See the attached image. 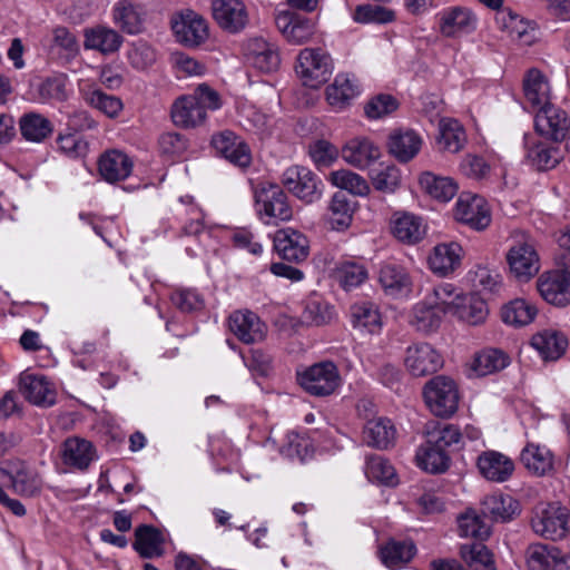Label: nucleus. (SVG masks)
Masks as SVG:
<instances>
[{
	"instance_id": "obj_1",
	"label": "nucleus",
	"mask_w": 570,
	"mask_h": 570,
	"mask_svg": "<svg viewBox=\"0 0 570 570\" xmlns=\"http://www.w3.org/2000/svg\"><path fill=\"white\" fill-rule=\"evenodd\" d=\"M255 213L259 220L267 226L293 218V207L281 186L272 183H261L254 189Z\"/></svg>"
},
{
	"instance_id": "obj_2",
	"label": "nucleus",
	"mask_w": 570,
	"mask_h": 570,
	"mask_svg": "<svg viewBox=\"0 0 570 570\" xmlns=\"http://www.w3.org/2000/svg\"><path fill=\"white\" fill-rule=\"evenodd\" d=\"M510 246L505 258L510 273L520 282H528L540 269V258L532 236L514 230L510 236Z\"/></svg>"
},
{
	"instance_id": "obj_3",
	"label": "nucleus",
	"mask_w": 570,
	"mask_h": 570,
	"mask_svg": "<svg viewBox=\"0 0 570 570\" xmlns=\"http://www.w3.org/2000/svg\"><path fill=\"white\" fill-rule=\"evenodd\" d=\"M333 70V59L322 48H304L297 56L295 71L306 87L320 88L331 78Z\"/></svg>"
},
{
	"instance_id": "obj_4",
	"label": "nucleus",
	"mask_w": 570,
	"mask_h": 570,
	"mask_svg": "<svg viewBox=\"0 0 570 570\" xmlns=\"http://www.w3.org/2000/svg\"><path fill=\"white\" fill-rule=\"evenodd\" d=\"M438 32L446 39H461L473 33L479 23L476 13L466 6H448L435 13Z\"/></svg>"
},
{
	"instance_id": "obj_5",
	"label": "nucleus",
	"mask_w": 570,
	"mask_h": 570,
	"mask_svg": "<svg viewBox=\"0 0 570 570\" xmlns=\"http://www.w3.org/2000/svg\"><path fill=\"white\" fill-rule=\"evenodd\" d=\"M569 511L559 503H539L533 510L531 528L537 535L552 541L568 532Z\"/></svg>"
},
{
	"instance_id": "obj_6",
	"label": "nucleus",
	"mask_w": 570,
	"mask_h": 570,
	"mask_svg": "<svg viewBox=\"0 0 570 570\" xmlns=\"http://www.w3.org/2000/svg\"><path fill=\"white\" fill-rule=\"evenodd\" d=\"M299 385L311 395L328 396L341 385L337 366L331 361L315 363L297 373Z\"/></svg>"
},
{
	"instance_id": "obj_7",
	"label": "nucleus",
	"mask_w": 570,
	"mask_h": 570,
	"mask_svg": "<svg viewBox=\"0 0 570 570\" xmlns=\"http://www.w3.org/2000/svg\"><path fill=\"white\" fill-rule=\"evenodd\" d=\"M424 397L436 416L448 417L458 410L459 391L450 377L439 375L429 381L424 387Z\"/></svg>"
},
{
	"instance_id": "obj_8",
	"label": "nucleus",
	"mask_w": 570,
	"mask_h": 570,
	"mask_svg": "<svg viewBox=\"0 0 570 570\" xmlns=\"http://www.w3.org/2000/svg\"><path fill=\"white\" fill-rule=\"evenodd\" d=\"M170 26L176 41L185 47H198L209 36L206 20L193 10L175 13L170 19Z\"/></svg>"
},
{
	"instance_id": "obj_9",
	"label": "nucleus",
	"mask_w": 570,
	"mask_h": 570,
	"mask_svg": "<svg viewBox=\"0 0 570 570\" xmlns=\"http://www.w3.org/2000/svg\"><path fill=\"white\" fill-rule=\"evenodd\" d=\"M284 187L295 197L306 204H312L322 197V181L307 167L291 166L282 176Z\"/></svg>"
},
{
	"instance_id": "obj_10",
	"label": "nucleus",
	"mask_w": 570,
	"mask_h": 570,
	"mask_svg": "<svg viewBox=\"0 0 570 570\" xmlns=\"http://www.w3.org/2000/svg\"><path fill=\"white\" fill-rule=\"evenodd\" d=\"M443 357L429 343H414L405 350L404 366L413 377H424L436 373L443 366Z\"/></svg>"
},
{
	"instance_id": "obj_11",
	"label": "nucleus",
	"mask_w": 570,
	"mask_h": 570,
	"mask_svg": "<svg viewBox=\"0 0 570 570\" xmlns=\"http://www.w3.org/2000/svg\"><path fill=\"white\" fill-rule=\"evenodd\" d=\"M454 217L475 230H483L491 223V213L487 200L471 193H462L459 196L454 208Z\"/></svg>"
},
{
	"instance_id": "obj_12",
	"label": "nucleus",
	"mask_w": 570,
	"mask_h": 570,
	"mask_svg": "<svg viewBox=\"0 0 570 570\" xmlns=\"http://www.w3.org/2000/svg\"><path fill=\"white\" fill-rule=\"evenodd\" d=\"M534 128L538 134L556 142L563 141L570 129V118L557 105H548L537 110Z\"/></svg>"
},
{
	"instance_id": "obj_13",
	"label": "nucleus",
	"mask_w": 570,
	"mask_h": 570,
	"mask_svg": "<svg viewBox=\"0 0 570 570\" xmlns=\"http://www.w3.org/2000/svg\"><path fill=\"white\" fill-rule=\"evenodd\" d=\"M229 331L244 344H256L265 340L267 325L249 309H236L228 316Z\"/></svg>"
},
{
	"instance_id": "obj_14",
	"label": "nucleus",
	"mask_w": 570,
	"mask_h": 570,
	"mask_svg": "<svg viewBox=\"0 0 570 570\" xmlns=\"http://www.w3.org/2000/svg\"><path fill=\"white\" fill-rule=\"evenodd\" d=\"M537 287L544 301L556 306L570 304V268L543 273Z\"/></svg>"
},
{
	"instance_id": "obj_15",
	"label": "nucleus",
	"mask_w": 570,
	"mask_h": 570,
	"mask_svg": "<svg viewBox=\"0 0 570 570\" xmlns=\"http://www.w3.org/2000/svg\"><path fill=\"white\" fill-rule=\"evenodd\" d=\"M212 146L217 154L222 155L236 167L245 169L252 163L249 146L244 139L230 130H224L214 135Z\"/></svg>"
},
{
	"instance_id": "obj_16",
	"label": "nucleus",
	"mask_w": 570,
	"mask_h": 570,
	"mask_svg": "<svg viewBox=\"0 0 570 570\" xmlns=\"http://www.w3.org/2000/svg\"><path fill=\"white\" fill-rule=\"evenodd\" d=\"M246 61L264 73H271L278 69L281 57L276 45L264 38H250L244 46Z\"/></svg>"
},
{
	"instance_id": "obj_17",
	"label": "nucleus",
	"mask_w": 570,
	"mask_h": 570,
	"mask_svg": "<svg viewBox=\"0 0 570 570\" xmlns=\"http://www.w3.org/2000/svg\"><path fill=\"white\" fill-rule=\"evenodd\" d=\"M213 17L216 23L229 33H238L248 23V12L242 0H214Z\"/></svg>"
},
{
	"instance_id": "obj_18",
	"label": "nucleus",
	"mask_w": 570,
	"mask_h": 570,
	"mask_svg": "<svg viewBox=\"0 0 570 570\" xmlns=\"http://www.w3.org/2000/svg\"><path fill=\"white\" fill-rule=\"evenodd\" d=\"M274 249L284 261L301 263L309 255V242L303 233L283 228L274 235Z\"/></svg>"
},
{
	"instance_id": "obj_19",
	"label": "nucleus",
	"mask_w": 570,
	"mask_h": 570,
	"mask_svg": "<svg viewBox=\"0 0 570 570\" xmlns=\"http://www.w3.org/2000/svg\"><path fill=\"white\" fill-rule=\"evenodd\" d=\"M390 227L392 235L407 245L419 243L426 233L422 217L405 210L393 213Z\"/></svg>"
},
{
	"instance_id": "obj_20",
	"label": "nucleus",
	"mask_w": 570,
	"mask_h": 570,
	"mask_svg": "<svg viewBox=\"0 0 570 570\" xmlns=\"http://www.w3.org/2000/svg\"><path fill=\"white\" fill-rule=\"evenodd\" d=\"M524 148L528 163L540 171L554 168L562 159V151L558 146L532 136H524Z\"/></svg>"
},
{
	"instance_id": "obj_21",
	"label": "nucleus",
	"mask_w": 570,
	"mask_h": 570,
	"mask_svg": "<svg viewBox=\"0 0 570 570\" xmlns=\"http://www.w3.org/2000/svg\"><path fill=\"white\" fill-rule=\"evenodd\" d=\"M134 163L124 151L110 149L98 159V171L104 180L114 184L125 180L132 173Z\"/></svg>"
},
{
	"instance_id": "obj_22",
	"label": "nucleus",
	"mask_w": 570,
	"mask_h": 570,
	"mask_svg": "<svg viewBox=\"0 0 570 570\" xmlns=\"http://www.w3.org/2000/svg\"><path fill=\"white\" fill-rule=\"evenodd\" d=\"M476 466L484 479L498 483L507 481L514 471L513 461L505 454L493 450L482 452L478 456Z\"/></svg>"
},
{
	"instance_id": "obj_23",
	"label": "nucleus",
	"mask_w": 570,
	"mask_h": 570,
	"mask_svg": "<svg viewBox=\"0 0 570 570\" xmlns=\"http://www.w3.org/2000/svg\"><path fill=\"white\" fill-rule=\"evenodd\" d=\"M275 23L286 40L294 45L309 41L315 33V24L309 19L291 12H279Z\"/></svg>"
},
{
	"instance_id": "obj_24",
	"label": "nucleus",
	"mask_w": 570,
	"mask_h": 570,
	"mask_svg": "<svg viewBox=\"0 0 570 570\" xmlns=\"http://www.w3.org/2000/svg\"><path fill=\"white\" fill-rule=\"evenodd\" d=\"M343 159L357 169H366L381 157V150L371 139L355 137L342 148Z\"/></svg>"
},
{
	"instance_id": "obj_25",
	"label": "nucleus",
	"mask_w": 570,
	"mask_h": 570,
	"mask_svg": "<svg viewBox=\"0 0 570 570\" xmlns=\"http://www.w3.org/2000/svg\"><path fill=\"white\" fill-rule=\"evenodd\" d=\"M462 256L463 248L459 243H441L433 247L428 262L434 274L448 276L461 265Z\"/></svg>"
},
{
	"instance_id": "obj_26",
	"label": "nucleus",
	"mask_w": 570,
	"mask_h": 570,
	"mask_svg": "<svg viewBox=\"0 0 570 570\" xmlns=\"http://www.w3.org/2000/svg\"><path fill=\"white\" fill-rule=\"evenodd\" d=\"M61 458L66 465L85 471L97 459V452L90 441L72 436L62 443Z\"/></svg>"
},
{
	"instance_id": "obj_27",
	"label": "nucleus",
	"mask_w": 570,
	"mask_h": 570,
	"mask_svg": "<svg viewBox=\"0 0 570 570\" xmlns=\"http://www.w3.org/2000/svg\"><path fill=\"white\" fill-rule=\"evenodd\" d=\"M112 21L125 33L138 35L144 29L146 11L132 0H120L112 7Z\"/></svg>"
},
{
	"instance_id": "obj_28",
	"label": "nucleus",
	"mask_w": 570,
	"mask_h": 570,
	"mask_svg": "<svg viewBox=\"0 0 570 570\" xmlns=\"http://www.w3.org/2000/svg\"><path fill=\"white\" fill-rule=\"evenodd\" d=\"M519 513V501L509 494L493 493L481 502V514L494 522H509Z\"/></svg>"
},
{
	"instance_id": "obj_29",
	"label": "nucleus",
	"mask_w": 570,
	"mask_h": 570,
	"mask_svg": "<svg viewBox=\"0 0 570 570\" xmlns=\"http://www.w3.org/2000/svg\"><path fill=\"white\" fill-rule=\"evenodd\" d=\"M325 95L331 108L342 111L360 95V89L354 77L347 73H337L334 81L327 86Z\"/></svg>"
},
{
	"instance_id": "obj_30",
	"label": "nucleus",
	"mask_w": 570,
	"mask_h": 570,
	"mask_svg": "<svg viewBox=\"0 0 570 570\" xmlns=\"http://www.w3.org/2000/svg\"><path fill=\"white\" fill-rule=\"evenodd\" d=\"M205 108L191 95L183 96L173 104L171 119L183 128H194L205 122Z\"/></svg>"
},
{
	"instance_id": "obj_31",
	"label": "nucleus",
	"mask_w": 570,
	"mask_h": 570,
	"mask_svg": "<svg viewBox=\"0 0 570 570\" xmlns=\"http://www.w3.org/2000/svg\"><path fill=\"white\" fill-rule=\"evenodd\" d=\"M80 95L86 105L104 114L108 118H116L124 109L122 100L114 95L106 94L94 83L80 88Z\"/></svg>"
},
{
	"instance_id": "obj_32",
	"label": "nucleus",
	"mask_w": 570,
	"mask_h": 570,
	"mask_svg": "<svg viewBox=\"0 0 570 570\" xmlns=\"http://www.w3.org/2000/svg\"><path fill=\"white\" fill-rule=\"evenodd\" d=\"M523 94L525 102L533 109L551 105L550 104V83L547 77L537 68L527 71L523 78Z\"/></svg>"
},
{
	"instance_id": "obj_33",
	"label": "nucleus",
	"mask_w": 570,
	"mask_h": 570,
	"mask_svg": "<svg viewBox=\"0 0 570 570\" xmlns=\"http://www.w3.org/2000/svg\"><path fill=\"white\" fill-rule=\"evenodd\" d=\"M497 21L505 30L509 37L523 46H531L537 40V28L533 23L524 20L510 10H502L498 13Z\"/></svg>"
},
{
	"instance_id": "obj_34",
	"label": "nucleus",
	"mask_w": 570,
	"mask_h": 570,
	"mask_svg": "<svg viewBox=\"0 0 570 570\" xmlns=\"http://www.w3.org/2000/svg\"><path fill=\"white\" fill-rule=\"evenodd\" d=\"M396 430L390 419L368 420L363 429V441L372 448L386 450L394 444Z\"/></svg>"
},
{
	"instance_id": "obj_35",
	"label": "nucleus",
	"mask_w": 570,
	"mask_h": 570,
	"mask_svg": "<svg viewBox=\"0 0 570 570\" xmlns=\"http://www.w3.org/2000/svg\"><path fill=\"white\" fill-rule=\"evenodd\" d=\"M524 468L532 474L543 476L553 470L554 456L544 445L528 443L520 454Z\"/></svg>"
},
{
	"instance_id": "obj_36",
	"label": "nucleus",
	"mask_w": 570,
	"mask_h": 570,
	"mask_svg": "<svg viewBox=\"0 0 570 570\" xmlns=\"http://www.w3.org/2000/svg\"><path fill=\"white\" fill-rule=\"evenodd\" d=\"M421 146L422 139L414 130H396L390 135L387 141L390 154L401 163L414 158Z\"/></svg>"
},
{
	"instance_id": "obj_37",
	"label": "nucleus",
	"mask_w": 570,
	"mask_h": 570,
	"mask_svg": "<svg viewBox=\"0 0 570 570\" xmlns=\"http://www.w3.org/2000/svg\"><path fill=\"white\" fill-rule=\"evenodd\" d=\"M333 276L345 291H350L367 279L368 271L364 261L352 257L340 261Z\"/></svg>"
},
{
	"instance_id": "obj_38",
	"label": "nucleus",
	"mask_w": 570,
	"mask_h": 570,
	"mask_svg": "<svg viewBox=\"0 0 570 570\" xmlns=\"http://www.w3.org/2000/svg\"><path fill=\"white\" fill-rule=\"evenodd\" d=\"M530 344L542 360L556 361L566 352L568 340L559 332L547 330L534 334Z\"/></svg>"
},
{
	"instance_id": "obj_39",
	"label": "nucleus",
	"mask_w": 570,
	"mask_h": 570,
	"mask_svg": "<svg viewBox=\"0 0 570 570\" xmlns=\"http://www.w3.org/2000/svg\"><path fill=\"white\" fill-rule=\"evenodd\" d=\"M122 37L114 29L98 26L85 31L86 49L97 50L104 55L114 53L122 45Z\"/></svg>"
},
{
	"instance_id": "obj_40",
	"label": "nucleus",
	"mask_w": 570,
	"mask_h": 570,
	"mask_svg": "<svg viewBox=\"0 0 570 570\" xmlns=\"http://www.w3.org/2000/svg\"><path fill=\"white\" fill-rule=\"evenodd\" d=\"M417 466L430 473H443L450 466V456L446 451L426 442L422 444L415 454Z\"/></svg>"
},
{
	"instance_id": "obj_41",
	"label": "nucleus",
	"mask_w": 570,
	"mask_h": 570,
	"mask_svg": "<svg viewBox=\"0 0 570 570\" xmlns=\"http://www.w3.org/2000/svg\"><path fill=\"white\" fill-rule=\"evenodd\" d=\"M22 137L31 142H42L53 132L52 122L39 112H27L19 120Z\"/></svg>"
},
{
	"instance_id": "obj_42",
	"label": "nucleus",
	"mask_w": 570,
	"mask_h": 570,
	"mask_svg": "<svg viewBox=\"0 0 570 570\" xmlns=\"http://www.w3.org/2000/svg\"><path fill=\"white\" fill-rule=\"evenodd\" d=\"M350 314L353 327L361 332L374 334L382 327L379 308L371 302L353 304Z\"/></svg>"
},
{
	"instance_id": "obj_43",
	"label": "nucleus",
	"mask_w": 570,
	"mask_h": 570,
	"mask_svg": "<svg viewBox=\"0 0 570 570\" xmlns=\"http://www.w3.org/2000/svg\"><path fill=\"white\" fill-rule=\"evenodd\" d=\"M21 392L36 405H51L55 401L53 391L43 375H24L21 379Z\"/></svg>"
},
{
	"instance_id": "obj_44",
	"label": "nucleus",
	"mask_w": 570,
	"mask_h": 570,
	"mask_svg": "<svg viewBox=\"0 0 570 570\" xmlns=\"http://www.w3.org/2000/svg\"><path fill=\"white\" fill-rule=\"evenodd\" d=\"M355 203L343 191H336L328 205V219L333 229L343 230L350 227Z\"/></svg>"
},
{
	"instance_id": "obj_45",
	"label": "nucleus",
	"mask_w": 570,
	"mask_h": 570,
	"mask_svg": "<svg viewBox=\"0 0 570 570\" xmlns=\"http://www.w3.org/2000/svg\"><path fill=\"white\" fill-rule=\"evenodd\" d=\"M416 552L415 544L412 541L390 540L380 549V559L382 563L396 569L410 562Z\"/></svg>"
},
{
	"instance_id": "obj_46",
	"label": "nucleus",
	"mask_w": 570,
	"mask_h": 570,
	"mask_svg": "<svg viewBox=\"0 0 570 570\" xmlns=\"http://www.w3.org/2000/svg\"><path fill=\"white\" fill-rule=\"evenodd\" d=\"M163 535L153 525L141 524L135 530V550L144 558L159 557L163 553Z\"/></svg>"
},
{
	"instance_id": "obj_47",
	"label": "nucleus",
	"mask_w": 570,
	"mask_h": 570,
	"mask_svg": "<svg viewBox=\"0 0 570 570\" xmlns=\"http://www.w3.org/2000/svg\"><path fill=\"white\" fill-rule=\"evenodd\" d=\"M488 313L485 301L475 294L462 295L453 312L461 321L470 325L483 323Z\"/></svg>"
},
{
	"instance_id": "obj_48",
	"label": "nucleus",
	"mask_w": 570,
	"mask_h": 570,
	"mask_svg": "<svg viewBox=\"0 0 570 570\" xmlns=\"http://www.w3.org/2000/svg\"><path fill=\"white\" fill-rule=\"evenodd\" d=\"M510 364V356L499 348H484L479 352L472 364L478 376H485L504 370Z\"/></svg>"
},
{
	"instance_id": "obj_49",
	"label": "nucleus",
	"mask_w": 570,
	"mask_h": 570,
	"mask_svg": "<svg viewBox=\"0 0 570 570\" xmlns=\"http://www.w3.org/2000/svg\"><path fill=\"white\" fill-rule=\"evenodd\" d=\"M444 315L443 309L424 298L413 307L411 324L420 332L430 333L440 326Z\"/></svg>"
},
{
	"instance_id": "obj_50",
	"label": "nucleus",
	"mask_w": 570,
	"mask_h": 570,
	"mask_svg": "<svg viewBox=\"0 0 570 570\" xmlns=\"http://www.w3.org/2000/svg\"><path fill=\"white\" fill-rule=\"evenodd\" d=\"M421 187L433 198L440 202L451 200L458 193V184L453 178L423 173L420 177Z\"/></svg>"
},
{
	"instance_id": "obj_51",
	"label": "nucleus",
	"mask_w": 570,
	"mask_h": 570,
	"mask_svg": "<svg viewBox=\"0 0 570 570\" xmlns=\"http://www.w3.org/2000/svg\"><path fill=\"white\" fill-rule=\"evenodd\" d=\"M380 284L390 295H400L410 291L411 279L406 271L395 264H386L381 267Z\"/></svg>"
},
{
	"instance_id": "obj_52",
	"label": "nucleus",
	"mask_w": 570,
	"mask_h": 570,
	"mask_svg": "<svg viewBox=\"0 0 570 570\" xmlns=\"http://www.w3.org/2000/svg\"><path fill=\"white\" fill-rule=\"evenodd\" d=\"M537 314V307L523 298L511 301L501 311L502 321L514 327H522L532 323Z\"/></svg>"
},
{
	"instance_id": "obj_53",
	"label": "nucleus",
	"mask_w": 570,
	"mask_h": 570,
	"mask_svg": "<svg viewBox=\"0 0 570 570\" xmlns=\"http://www.w3.org/2000/svg\"><path fill=\"white\" fill-rule=\"evenodd\" d=\"M327 180L334 186L358 197L370 194L368 183L361 175L348 169L334 170L328 174Z\"/></svg>"
},
{
	"instance_id": "obj_54",
	"label": "nucleus",
	"mask_w": 570,
	"mask_h": 570,
	"mask_svg": "<svg viewBox=\"0 0 570 570\" xmlns=\"http://www.w3.org/2000/svg\"><path fill=\"white\" fill-rule=\"evenodd\" d=\"M466 142L465 130L455 119H444L440 122L438 145L440 149L459 153Z\"/></svg>"
},
{
	"instance_id": "obj_55",
	"label": "nucleus",
	"mask_w": 570,
	"mask_h": 570,
	"mask_svg": "<svg viewBox=\"0 0 570 570\" xmlns=\"http://www.w3.org/2000/svg\"><path fill=\"white\" fill-rule=\"evenodd\" d=\"M460 556L473 570H497L492 552L481 542L462 544Z\"/></svg>"
},
{
	"instance_id": "obj_56",
	"label": "nucleus",
	"mask_w": 570,
	"mask_h": 570,
	"mask_svg": "<svg viewBox=\"0 0 570 570\" xmlns=\"http://www.w3.org/2000/svg\"><path fill=\"white\" fill-rule=\"evenodd\" d=\"M370 178L374 189L383 194H394L402 184L401 169L393 164L373 169Z\"/></svg>"
},
{
	"instance_id": "obj_57",
	"label": "nucleus",
	"mask_w": 570,
	"mask_h": 570,
	"mask_svg": "<svg viewBox=\"0 0 570 570\" xmlns=\"http://www.w3.org/2000/svg\"><path fill=\"white\" fill-rule=\"evenodd\" d=\"M559 549L553 546L535 543L528 547L525 552L529 570H552Z\"/></svg>"
},
{
	"instance_id": "obj_58",
	"label": "nucleus",
	"mask_w": 570,
	"mask_h": 570,
	"mask_svg": "<svg viewBox=\"0 0 570 570\" xmlns=\"http://www.w3.org/2000/svg\"><path fill=\"white\" fill-rule=\"evenodd\" d=\"M462 433L456 425L449 423H435L428 425L426 439L430 443L446 451V449L459 445L462 441Z\"/></svg>"
},
{
	"instance_id": "obj_59",
	"label": "nucleus",
	"mask_w": 570,
	"mask_h": 570,
	"mask_svg": "<svg viewBox=\"0 0 570 570\" xmlns=\"http://www.w3.org/2000/svg\"><path fill=\"white\" fill-rule=\"evenodd\" d=\"M462 293L451 283H441L433 287L432 292L425 296L430 304H434L446 313H453Z\"/></svg>"
},
{
	"instance_id": "obj_60",
	"label": "nucleus",
	"mask_w": 570,
	"mask_h": 570,
	"mask_svg": "<svg viewBox=\"0 0 570 570\" xmlns=\"http://www.w3.org/2000/svg\"><path fill=\"white\" fill-rule=\"evenodd\" d=\"M365 474L371 481H376L386 485L396 484V473L394 466L381 455L367 458Z\"/></svg>"
},
{
	"instance_id": "obj_61",
	"label": "nucleus",
	"mask_w": 570,
	"mask_h": 570,
	"mask_svg": "<svg viewBox=\"0 0 570 570\" xmlns=\"http://www.w3.org/2000/svg\"><path fill=\"white\" fill-rule=\"evenodd\" d=\"M487 518L478 514L475 511H468L458 519L459 532L461 537H472L478 539H487L491 529L485 521Z\"/></svg>"
},
{
	"instance_id": "obj_62",
	"label": "nucleus",
	"mask_w": 570,
	"mask_h": 570,
	"mask_svg": "<svg viewBox=\"0 0 570 570\" xmlns=\"http://www.w3.org/2000/svg\"><path fill=\"white\" fill-rule=\"evenodd\" d=\"M8 476L16 493L32 497L39 492V485L22 466L17 469L0 468V478Z\"/></svg>"
},
{
	"instance_id": "obj_63",
	"label": "nucleus",
	"mask_w": 570,
	"mask_h": 570,
	"mask_svg": "<svg viewBox=\"0 0 570 570\" xmlns=\"http://www.w3.org/2000/svg\"><path fill=\"white\" fill-rule=\"evenodd\" d=\"M473 287L483 293H498L502 287V276L493 268L478 266L469 273Z\"/></svg>"
},
{
	"instance_id": "obj_64",
	"label": "nucleus",
	"mask_w": 570,
	"mask_h": 570,
	"mask_svg": "<svg viewBox=\"0 0 570 570\" xmlns=\"http://www.w3.org/2000/svg\"><path fill=\"white\" fill-rule=\"evenodd\" d=\"M334 317L333 307L318 298H311L305 303L302 320L307 325L321 326L328 324Z\"/></svg>"
}]
</instances>
